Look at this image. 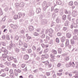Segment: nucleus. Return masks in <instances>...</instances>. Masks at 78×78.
Instances as JSON below:
<instances>
[{"label":"nucleus","mask_w":78,"mask_h":78,"mask_svg":"<svg viewBox=\"0 0 78 78\" xmlns=\"http://www.w3.org/2000/svg\"><path fill=\"white\" fill-rule=\"evenodd\" d=\"M10 26L14 30H16L17 28V26L16 25H14L13 24H11Z\"/></svg>","instance_id":"obj_6"},{"label":"nucleus","mask_w":78,"mask_h":78,"mask_svg":"<svg viewBox=\"0 0 78 78\" xmlns=\"http://www.w3.org/2000/svg\"><path fill=\"white\" fill-rule=\"evenodd\" d=\"M72 36V34L70 33H68L66 34V37L67 38H70Z\"/></svg>","instance_id":"obj_11"},{"label":"nucleus","mask_w":78,"mask_h":78,"mask_svg":"<svg viewBox=\"0 0 78 78\" xmlns=\"http://www.w3.org/2000/svg\"><path fill=\"white\" fill-rule=\"evenodd\" d=\"M52 53L53 55H56V54H57V51L56 50L53 49L52 51Z\"/></svg>","instance_id":"obj_20"},{"label":"nucleus","mask_w":78,"mask_h":78,"mask_svg":"<svg viewBox=\"0 0 78 78\" xmlns=\"http://www.w3.org/2000/svg\"><path fill=\"white\" fill-rule=\"evenodd\" d=\"M10 42H11V43L9 44V46H8L7 49H8L9 50V51H10L11 52H12L13 51V49H12V47H15L16 46V44H12V41H11Z\"/></svg>","instance_id":"obj_1"},{"label":"nucleus","mask_w":78,"mask_h":78,"mask_svg":"<svg viewBox=\"0 0 78 78\" xmlns=\"http://www.w3.org/2000/svg\"><path fill=\"white\" fill-rule=\"evenodd\" d=\"M69 21H66L64 23L65 26H66V27L68 26L69 25Z\"/></svg>","instance_id":"obj_28"},{"label":"nucleus","mask_w":78,"mask_h":78,"mask_svg":"<svg viewBox=\"0 0 78 78\" xmlns=\"http://www.w3.org/2000/svg\"><path fill=\"white\" fill-rule=\"evenodd\" d=\"M70 62H71V66L72 67H75V63H76L75 62H73L72 61H70Z\"/></svg>","instance_id":"obj_10"},{"label":"nucleus","mask_w":78,"mask_h":78,"mask_svg":"<svg viewBox=\"0 0 78 78\" xmlns=\"http://www.w3.org/2000/svg\"><path fill=\"white\" fill-rule=\"evenodd\" d=\"M41 50V48L40 47L37 48L36 50V51L37 52H39Z\"/></svg>","instance_id":"obj_34"},{"label":"nucleus","mask_w":78,"mask_h":78,"mask_svg":"<svg viewBox=\"0 0 78 78\" xmlns=\"http://www.w3.org/2000/svg\"><path fill=\"white\" fill-rule=\"evenodd\" d=\"M21 66L22 68H24V67H25V64H23L21 65Z\"/></svg>","instance_id":"obj_59"},{"label":"nucleus","mask_w":78,"mask_h":78,"mask_svg":"<svg viewBox=\"0 0 78 78\" xmlns=\"http://www.w3.org/2000/svg\"><path fill=\"white\" fill-rule=\"evenodd\" d=\"M13 59L14 62L15 63H17V59L16 58H13Z\"/></svg>","instance_id":"obj_56"},{"label":"nucleus","mask_w":78,"mask_h":78,"mask_svg":"<svg viewBox=\"0 0 78 78\" xmlns=\"http://www.w3.org/2000/svg\"><path fill=\"white\" fill-rule=\"evenodd\" d=\"M23 47L24 48H27L28 47V44L26 43H24L23 44Z\"/></svg>","instance_id":"obj_16"},{"label":"nucleus","mask_w":78,"mask_h":78,"mask_svg":"<svg viewBox=\"0 0 78 78\" xmlns=\"http://www.w3.org/2000/svg\"><path fill=\"white\" fill-rule=\"evenodd\" d=\"M24 5H25V4L23 2H21L19 4L20 7H23L24 6Z\"/></svg>","instance_id":"obj_21"},{"label":"nucleus","mask_w":78,"mask_h":78,"mask_svg":"<svg viewBox=\"0 0 78 78\" xmlns=\"http://www.w3.org/2000/svg\"><path fill=\"white\" fill-rule=\"evenodd\" d=\"M48 5H47V2L44 1V2L43 4V9L45 11L47 9V8H48Z\"/></svg>","instance_id":"obj_4"},{"label":"nucleus","mask_w":78,"mask_h":78,"mask_svg":"<svg viewBox=\"0 0 78 78\" xmlns=\"http://www.w3.org/2000/svg\"><path fill=\"white\" fill-rule=\"evenodd\" d=\"M58 53H59V54H61L62 52V49H61V48H58Z\"/></svg>","instance_id":"obj_41"},{"label":"nucleus","mask_w":78,"mask_h":78,"mask_svg":"<svg viewBox=\"0 0 78 78\" xmlns=\"http://www.w3.org/2000/svg\"><path fill=\"white\" fill-rule=\"evenodd\" d=\"M56 29L58 30H60V25H57L56 26Z\"/></svg>","instance_id":"obj_30"},{"label":"nucleus","mask_w":78,"mask_h":78,"mask_svg":"<svg viewBox=\"0 0 78 78\" xmlns=\"http://www.w3.org/2000/svg\"><path fill=\"white\" fill-rule=\"evenodd\" d=\"M67 30V27H64L63 28V30L64 31H66Z\"/></svg>","instance_id":"obj_61"},{"label":"nucleus","mask_w":78,"mask_h":78,"mask_svg":"<svg viewBox=\"0 0 78 78\" xmlns=\"http://www.w3.org/2000/svg\"><path fill=\"white\" fill-rule=\"evenodd\" d=\"M6 38L7 40H10V38H9V36L8 35H6Z\"/></svg>","instance_id":"obj_57"},{"label":"nucleus","mask_w":78,"mask_h":78,"mask_svg":"<svg viewBox=\"0 0 78 78\" xmlns=\"http://www.w3.org/2000/svg\"><path fill=\"white\" fill-rule=\"evenodd\" d=\"M65 59L66 61H69V59H70V58H69V56H66L65 57Z\"/></svg>","instance_id":"obj_33"},{"label":"nucleus","mask_w":78,"mask_h":78,"mask_svg":"<svg viewBox=\"0 0 78 78\" xmlns=\"http://www.w3.org/2000/svg\"><path fill=\"white\" fill-rule=\"evenodd\" d=\"M42 21L43 22V23H44V24H47V20H42Z\"/></svg>","instance_id":"obj_27"},{"label":"nucleus","mask_w":78,"mask_h":78,"mask_svg":"<svg viewBox=\"0 0 78 78\" xmlns=\"http://www.w3.org/2000/svg\"><path fill=\"white\" fill-rule=\"evenodd\" d=\"M56 14H55V13H54L52 14V17H53V18H54V19H55V17H56Z\"/></svg>","instance_id":"obj_50"},{"label":"nucleus","mask_w":78,"mask_h":78,"mask_svg":"<svg viewBox=\"0 0 78 78\" xmlns=\"http://www.w3.org/2000/svg\"><path fill=\"white\" fill-rule=\"evenodd\" d=\"M29 58V56L28 55H25L24 57V59L25 60H28Z\"/></svg>","instance_id":"obj_18"},{"label":"nucleus","mask_w":78,"mask_h":78,"mask_svg":"<svg viewBox=\"0 0 78 78\" xmlns=\"http://www.w3.org/2000/svg\"><path fill=\"white\" fill-rule=\"evenodd\" d=\"M1 50H2V51H3V52H4L5 51V50H6V48H5V47H2V49Z\"/></svg>","instance_id":"obj_43"},{"label":"nucleus","mask_w":78,"mask_h":78,"mask_svg":"<svg viewBox=\"0 0 78 78\" xmlns=\"http://www.w3.org/2000/svg\"><path fill=\"white\" fill-rule=\"evenodd\" d=\"M15 75L16 76H18V73H21V70L18 69L17 70L16 69H15L14 70Z\"/></svg>","instance_id":"obj_5"},{"label":"nucleus","mask_w":78,"mask_h":78,"mask_svg":"<svg viewBox=\"0 0 78 78\" xmlns=\"http://www.w3.org/2000/svg\"><path fill=\"white\" fill-rule=\"evenodd\" d=\"M49 43L50 44H51V45H52L53 44V40H50L49 42Z\"/></svg>","instance_id":"obj_58"},{"label":"nucleus","mask_w":78,"mask_h":78,"mask_svg":"<svg viewBox=\"0 0 78 78\" xmlns=\"http://www.w3.org/2000/svg\"><path fill=\"white\" fill-rule=\"evenodd\" d=\"M56 21L57 23H58L60 22V19H59L58 18H57L56 20Z\"/></svg>","instance_id":"obj_45"},{"label":"nucleus","mask_w":78,"mask_h":78,"mask_svg":"<svg viewBox=\"0 0 78 78\" xmlns=\"http://www.w3.org/2000/svg\"><path fill=\"white\" fill-rule=\"evenodd\" d=\"M75 78H78V74H76L74 76Z\"/></svg>","instance_id":"obj_64"},{"label":"nucleus","mask_w":78,"mask_h":78,"mask_svg":"<svg viewBox=\"0 0 78 78\" xmlns=\"http://www.w3.org/2000/svg\"><path fill=\"white\" fill-rule=\"evenodd\" d=\"M45 34H43L42 35H41V37L42 39H44V38H45Z\"/></svg>","instance_id":"obj_54"},{"label":"nucleus","mask_w":78,"mask_h":78,"mask_svg":"<svg viewBox=\"0 0 78 78\" xmlns=\"http://www.w3.org/2000/svg\"><path fill=\"white\" fill-rule=\"evenodd\" d=\"M61 66V64L59 63H58L57 65V67H60Z\"/></svg>","instance_id":"obj_52"},{"label":"nucleus","mask_w":78,"mask_h":78,"mask_svg":"<svg viewBox=\"0 0 78 78\" xmlns=\"http://www.w3.org/2000/svg\"><path fill=\"white\" fill-rule=\"evenodd\" d=\"M2 46H3L5 47H6V43L5 42H2Z\"/></svg>","instance_id":"obj_48"},{"label":"nucleus","mask_w":78,"mask_h":78,"mask_svg":"<svg viewBox=\"0 0 78 78\" xmlns=\"http://www.w3.org/2000/svg\"><path fill=\"white\" fill-rule=\"evenodd\" d=\"M67 18L68 20H69V21H71V18L70 17V16L69 15H68Z\"/></svg>","instance_id":"obj_44"},{"label":"nucleus","mask_w":78,"mask_h":78,"mask_svg":"<svg viewBox=\"0 0 78 78\" xmlns=\"http://www.w3.org/2000/svg\"><path fill=\"white\" fill-rule=\"evenodd\" d=\"M34 14L33 10H32L30 11V12L29 13V16H32V15H34Z\"/></svg>","instance_id":"obj_8"},{"label":"nucleus","mask_w":78,"mask_h":78,"mask_svg":"<svg viewBox=\"0 0 78 78\" xmlns=\"http://www.w3.org/2000/svg\"><path fill=\"white\" fill-rule=\"evenodd\" d=\"M71 42L72 45L75 44V41L73 39H72L71 40Z\"/></svg>","instance_id":"obj_42"},{"label":"nucleus","mask_w":78,"mask_h":78,"mask_svg":"<svg viewBox=\"0 0 78 78\" xmlns=\"http://www.w3.org/2000/svg\"><path fill=\"white\" fill-rule=\"evenodd\" d=\"M55 42L57 44H59V39L58 38H57L55 40Z\"/></svg>","instance_id":"obj_36"},{"label":"nucleus","mask_w":78,"mask_h":78,"mask_svg":"<svg viewBox=\"0 0 78 78\" xmlns=\"http://www.w3.org/2000/svg\"><path fill=\"white\" fill-rule=\"evenodd\" d=\"M66 41V37L63 36L61 38V41L62 42H64Z\"/></svg>","instance_id":"obj_14"},{"label":"nucleus","mask_w":78,"mask_h":78,"mask_svg":"<svg viewBox=\"0 0 78 78\" xmlns=\"http://www.w3.org/2000/svg\"><path fill=\"white\" fill-rule=\"evenodd\" d=\"M15 7H16V8H18V7H19V4L18 3H16L15 4Z\"/></svg>","instance_id":"obj_49"},{"label":"nucleus","mask_w":78,"mask_h":78,"mask_svg":"<svg viewBox=\"0 0 78 78\" xmlns=\"http://www.w3.org/2000/svg\"><path fill=\"white\" fill-rule=\"evenodd\" d=\"M73 38L74 40H76L77 41H78V35H75L73 36Z\"/></svg>","instance_id":"obj_15"},{"label":"nucleus","mask_w":78,"mask_h":78,"mask_svg":"<svg viewBox=\"0 0 78 78\" xmlns=\"http://www.w3.org/2000/svg\"><path fill=\"white\" fill-rule=\"evenodd\" d=\"M19 45L21 46L22 44H23V42H22V41L21 40H19Z\"/></svg>","instance_id":"obj_29"},{"label":"nucleus","mask_w":78,"mask_h":78,"mask_svg":"<svg viewBox=\"0 0 78 78\" xmlns=\"http://www.w3.org/2000/svg\"><path fill=\"white\" fill-rule=\"evenodd\" d=\"M73 2L72 1H71L69 2V5H70V6H72V5H73Z\"/></svg>","instance_id":"obj_53"},{"label":"nucleus","mask_w":78,"mask_h":78,"mask_svg":"<svg viewBox=\"0 0 78 78\" xmlns=\"http://www.w3.org/2000/svg\"><path fill=\"white\" fill-rule=\"evenodd\" d=\"M42 58L47 59V58H48V55L47 54H46L44 55H42Z\"/></svg>","instance_id":"obj_12"},{"label":"nucleus","mask_w":78,"mask_h":78,"mask_svg":"<svg viewBox=\"0 0 78 78\" xmlns=\"http://www.w3.org/2000/svg\"><path fill=\"white\" fill-rule=\"evenodd\" d=\"M72 16L73 17H76L77 15V12L76 11H73L72 13Z\"/></svg>","instance_id":"obj_7"},{"label":"nucleus","mask_w":78,"mask_h":78,"mask_svg":"<svg viewBox=\"0 0 78 78\" xmlns=\"http://www.w3.org/2000/svg\"><path fill=\"white\" fill-rule=\"evenodd\" d=\"M13 58H14L12 57H8L7 59L9 61H11L13 59Z\"/></svg>","instance_id":"obj_17"},{"label":"nucleus","mask_w":78,"mask_h":78,"mask_svg":"<svg viewBox=\"0 0 78 78\" xmlns=\"http://www.w3.org/2000/svg\"><path fill=\"white\" fill-rule=\"evenodd\" d=\"M57 35L58 36H62V33H58L57 34Z\"/></svg>","instance_id":"obj_51"},{"label":"nucleus","mask_w":78,"mask_h":78,"mask_svg":"<svg viewBox=\"0 0 78 78\" xmlns=\"http://www.w3.org/2000/svg\"><path fill=\"white\" fill-rule=\"evenodd\" d=\"M76 68H78V62H76Z\"/></svg>","instance_id":"obj_63"},{"label":"nucleus","mask_w":78,"mask_h":78,"mask_svg":"<svg viewBox=\"0 0 78 78\" xmlns=\"http://www.w3.org/2000/svg\"><path fill=\"white\" fill-rule=\"evenodd\" d=\"M71 66V62H69V64H66V67H70Z\"/></svg>","instance_id":"obj_32"},{"label":"nucleus","mask_w":78,"mask_h":78,"mask_svg":"<svg viewBox=\"0 0 78 78\" xmlns=\"http://www.w3.org/2000/svg\"><path fill=\"white\" fill-rule=\"evenodd\" d=\"M48 50H49L48 48L45 49L44 51V53H47V52H48Z\"/></svg>","instance_id":"obj_35"},{"label":"nucleus","mask_w":78,"mask_h":78,"mask_svg":"<svg viewBox=\"0 0 78 78\" xmlns=\"http://www.w3.org/2000/svg\"><path fill=\"white\" fill-rule=\"evenodd\" d=\"M42 62L44 64L45 66H48V64H49V62H48V61H46Z\"/></svg>","instance_id":"obj_19"},{"label":"nucleus","mask_w":78,"mask_h":78,"mask_svg":"<svg viewBox=\"0 0 78 78\" xmlns=\"http://www.w3.org/2000/svg\"><path fill=\"white\" fill-rule=\"evenodd\" d=\"M46 40L47 41H49V40H50V37L47 36L46 37Z\"/></svg>","instance_id":"obj_60"},{"label":"nucleus","mask_w":78,"mask_h":78,"mask_svg":"<svg viewBox=\"0 0 78 78\" xmlns=\"http://www.w3.org/2000/svg\"><path fill=\"white\" fill-rule=\"evenodd\" d=\"M69 40H66V47H67V46H68L69 45Z\"/></svg>","instance_id":"obj_24"},{"label":"nucleus","mask_w":78,"mask_h":78,"mask_svg":"<svg viewBox=\"0 0 78 78\" xmlns=\"http://www.w3.org/2000/svg\"><path fill=\"white\" fill-rule=\"evenodd\" d=\"M4 54H5V55H7L8 54V53H9V52H8V51L7 50H6L4 52Z\"/></svg>","instance_id":"obj_47"},{"label":"nucleus","mask_w":78,"mask_h":78,"mask_svg":"<svg viewBox=\"0 0 78 78\" xmlns=\"http://www.w3.org/2000/svg\"><path fill=\"white\" fill-rule=\"evenodd\" d=\"M29 78H33V75L30 74L29 76Z\"/></svg>","instance_id":"obj_62"},{"label":"nucleus","mask_w":78,"mask_h":78,"mask_svg":"<svg viewBox=\"0 0 78 78\" xmlns=\"http://www.w3.org/2000/svg\"><path fill=\"white\" fill-rule=\"evenodd\" d=\"M22 17V13H19L17 15H15L14 17V19L15 20H17V19H20Z\"/></svg>","instance_id":"obj_3"},{"label":"nucleus","mask_w":78,"mask_h":78,"mask_svg":"<svg viewBox=\"0 0 78 78\" xmlns=\"http://www.w3.org/2000/svg\"><path fill=\"white\" fill-rule=\"evenodd\" d=\"M56 3L57 4V5H61V4L62 3V2H61V0H58L56 2Z\"/></svg>","instance_id":"obj_22"},{"label":"nucleus","mask_w":78,"mask_h":78,"mask_svg":"<svg viewBox=\"0 0 78 78\" xmlns=\"http://www.w3.org/2000/svg\"><path fill=\"white\" fill-rule=\"evenodd\" d=\"M2 56L3 58H7V57H8V55L5 54H3L2 55Z\"/></svg>","instance_id":"obj_23"},{"label":"nucleus","mask_w":78,"mask_h":78,"mask_svg":"<svg viewBox=\"0 0 78 78\" xmlns=\"http://www.w3.org/2000/svg\"><path fill=\"white\" fill-rule=\"evenodd\" d=\"M50 55L51 58L52 59L54 58V57H55V55H54L51 54Z\"/></svg>","instance_id":"obj_55"},{"label":"nucleus","mask_w":78,"mask_h":78,"mask_svg":"<svg viewBox=\"0 0 78 78\" xmlns=\"http://www.w3.org/2000/svg\"><path fill=\"white\" fill-rule=\"evenodd\" d=\"M62 20H66L67 17V16L65 15H64L62 16Z\"/></svg>","instance_id":"obj_26"},{"label":"nucleus","mask_w":78,"mask_h":78,"mask_svg":"<svg viewBox=\"0 0 78 78\" xmlns=\"http://www.w3.org/2000/svg\"><path fill=\"white\" fill-rule=\"evenodd\" d=\"M49 31L50 34H52L53 33V30L52 29H50L49 30Z\"/></svg>","instance_id":"obj_40"},{"label":"nucleus","mask_w":78,"mask_h":78,"mask_svg":"<svg viewBox=\"0 0 78 78\" xmlns=\"http://www.w3.org/2000/svg\"><path fill=\"white\" fill-rule=\"evenodd\" d=\"M29 30L30 31H32L34 30V27L32 26H30L29 27Z\"/></svg>","instance_id":"obj_13"},{"label":"nucleus","mask_w":78,"mask_h":78,"mask_svg":"<svg viewBox=\"0 0 78 78\" xmlns=\"http://www.w3.org/2000/svg\"><path fill=\"white\" fill-rule=\"evenodd\" d=\"M73 33L75 35H78V30L77 29H74Z\"/></svg>","instance_id":"obj_9"},{"label":"nucleus","mask_w":78,"mask_h":78,"mask_svg":"<svg viewBox=\"0 0 78 78\" xmlns=\"http://www.w3.org/2000/svg\"><path fill=\"white\" fill-rule=\"evenodd\" d=\"M10 77L11 78H14V73H11V74L9 75Z\"/></svg>","instance_id":"obj_39"},{"label":"nucleus","mask_w":78,"mask_h":78,"mask_svg":"<svg viewBox=\"0 0 78 78\" xmlns=\"http://www.w3.org/2000/svg\"><path fill=\"white\" fill-rule=\"evenodd\" d=\"M36 12L37 13H39L41 12V9L40 8H38L37 9Z\"/></svg>","instance_id":"obj_37"},{"label":"nucleus","mask_w":78,"mask_h":78,"mask_svg":"<svg viewBox=\"0 0 78 78\" xmlns=\"http://www.w3.org/2000/svg\"><path fill=\"white\" fill-rule=\"evenodd\" d=\"M59 10L58 9H55L54 10V13H58Z\"/></svg>","instance_id":"obj_25"},{"label":"nucleus","mask_w":78,"mask_h":78,"mask_svg":"<svg viewBox=\"0 0 78 78\" xmlns=\"http://www.w3.org/2000/svg\"><path fill=\"white\" fill-rule=\"evenodd\" d=\"M25 29H23V30H20V33H21L22 34H23V33H25Z\"/></svg>","instance_id":"obj_38"},{"label":"nucleus","mask_w":78,"mask_h":78,"mask_svg":"<svg viewBox=\"0 0 78 78\" xmlns=\"http://www.w3.org/2000/svg\"><path fill=\"white\" fill-rule=\"evenodd\" d=\"M39 34L36 32H34V36H39Z\"/></svg>","instance_id":"obj_46"},{"label":"nucleus","mask_w":78,"mask_h":78,"mask_svg":"<svg viewBox=\"0 0 78 78\" xmlns=\"http://www.w3.org/2000/svg\"><path fill=\"white\" fill-rule=\"evenodd\" d=\"M15 51L16 53H19L20 50H19V49L17 48H15Z\"/></svg>","instance_id":"obj_31"},{"label":"nucleus","mask_w":78,"mask_h":78,"mask_svg":"<svg viewBox=\"0 0 78 78\" xmlns=\"http://www.w3.org/2000/svg\"><path fill=\"white\" fill-rule=\"evenodd\" d=\"M74 20H75V19H72V21L73 22L72 24L71 25V28L72 29L73 28V27L75 28H78V26L76 23V21Z\"/></svg>","instance_id":"obj_2"}]
</instances>
